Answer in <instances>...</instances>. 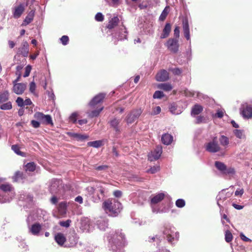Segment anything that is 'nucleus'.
Listing matches in <instances>:
<instances>
[{"label": "nucleus", "mask_w": 252, "mask_h": 252, "mask_svg": "<svg viewBox=\"0 0 252 252\" xmlns=\"http://www.w3.org/2000/svg\"><path fill=\"white\" fill-rule=\"evenodd\" d=\"M109 243L111 245L113 252H123V248L126 244L125 235L121 231H118L109 239Z\"/></svg>", "instance_id": "nucleus-1"}, {"label": "nucleus", "mask_w": 252, "mask_h": 252, "mask_svg": "<svg viewBox=\"0 0 252 252\" xmlns=\"http://www.w3.org/2000/svg\"><path fill=\"white\" fill-rule=\"evenodd\" d=\"M103 208L109 216H117L122 209L121 203L115 199H109L103 203Z\"/></svg>", "instance_id": "nucleus-2"}, {"label": "nucleus", "mask_w": 252, "mask_h": 252, "mask_svg": "<svg viewBox=\"0 0 252 252\" xmlns=\"http://www.w3.org/2000/svg\"><path fill=\"white\" fill-rule=\"evenodd\" d=\"M15 195V191L11 185L8 184L0 185V203L10 202Z\"/></svg>", "instance_id": "nucleus-3"}, {"label": "nucleus", "mask_w": 252, "mask_h": 252, "mask_svg": "<svg viewBox=\"0 0 252 252\" xmlns=\"http://www.w3.org/2000/svg\"><path fill=\"white\" fill-rule=\"evenodd\" d=\"M34 220H35V219L33 218L32 215L31 214L28 216L27 219L28 232L32 235L38 236L42 235V234H41L42 226L41 224L38 222L32 223V222Z\"/></svg>", "instance_id": "nucleus-4"}, {"label": "nucleus", "mask_w": 252, "mask_h": 252, "mask_svg": "<svg viewBox=\"0 0 252 252\" xmlns=\"http://www.w3.org/2000/svg\"><path fill=\"white\" fill-rule=\"evenodd\" d=\"M49 190L53 194H62L63 193L62 181L58 179L52 180L50 182Z\"/></svg>", "instance_id": "nucleus-5"}, {"label": "nucleus", "mask_w": 252, "mask_h": 252, "mask_svg": "<svg viewBox=\"0 0 252 252\" xmlns=\"http://www.w3.org/2000/svg\"><path fill=\"white\" fill-rule=\"evenodd\" d=\"M205 149L207 151L215 153L219 152L221 148L218 144L217 137H214L212 141L209 142L205 145Z\"/></svg>", "instance_id": "nucleus-6"}, {"label": "nucleus", "mask_w": 252, "mask_h": 252, "mask_svg": "<svg viewBox=\"0 0 252 252\" xmlns=\"http://www.w3.org/2000/svg\"><path fill=\"white\" fill-rule=\"evenodd\" d=\"M34 118L42 124H53L52 118L49 115H44L41 112H37L34 113Z\"/></svg>", "instance_id": "nucleus-7"}, {"label": "nucleus", "mask_w": 252, "mask_h": 252, "mask_svg": "<svg viewBox=\"0 0 252 252\" xmlns=\"http://www.w3.org/2000/svg\"><path fill=\"white\" fill-rule=\"evenodd\" d=\"M163 234L166 236L167 241L170 243L177 240L179 237V233L175 232L174 228L166 227L163 231Z\"/></svg>", "instance_id": "nucleus-8"}, {"label": "nucleus", "mask_w": 252, "mask_h": 252, "mask_svg": "<svg viewBox=\"0 0 252 252\" xmlns=\"http://www.w3.org/2000/svg\"><path fill=\"white\" fill-rule=\"evenodd\" d=\"M240 114L243 118L250 119L252 117V106L247 103L242 104L240 109Z\"/></svg>", "instance_id": "nucleus-9"}, {"label": "nucleus", "mask_w": 252, "mask_h": 252, "mask_svg": "<svg viewBox=\"0 0 252 252\" xmlns=\"http://www.w3.org/2000/svg\"><path fill=\"white\" fill-rule=\"evenodd\" d=\"M142 112V111L141 109L132 110L127 115L126 118V121L128 124L133 123L139 118Z\"/></svg>", "instance_id": "nucleus-10"}, {"label": "nucleus", "mask_w": 252, "mask_h": 252, "mask_svg": "<svg viewBox=\"0 0 252 252\" xmlns=\"http://www.w3.org/2000/svg\"><path fill=\"white\" fill-rule=\"evenodd\" d=\"M168 49L171 52L175 53L179 49L178 40L175 38L169 39L165 44Z\"/></svg>", "instance_id": "nucleus-11"}, {"label": "nucleus", "mask_w": 252, "mask_h": 252, "mask_svg": "<svg viewBox=\"0 0 252 252\" xmlns=\"http://www.w3.org/2000/svg\"><path fill=\"white\" fill-rule=\"evenodd\" d=\"M162 150L161 146H158L153 152L148 155V159L151 161L157 160L160 157Z\"/></svg>", "instance_id": "nucleus-12"}, {"label": "nucleus", "mask_w": 252, "mask_h": 252, "mask_svg": "<svg viewBox=\"0 0 252 252\" xmlns=\"http://www.w3.org/2000/svg\"><path fill=\"white\" fill-rule=\"evenodd\" d=\"M169 78L168 72L164 69L160 70L156 76V80L159 82L166 81L169 79Z\"/></svg>", "instance_id": "nucleus-13"}, {"label": "nucleus", "mask_w": 252, "mask_h": 252, "mask_svg": "<svg viewBox=\"0 0 252 252\" xmlns=\"http://www.w3.org/2000/svg\"><path fill=\"white\" fill-rule=\"evenodd\" d=\"M105 189L103 187L102 184L98 183L95 185V194L99 200L102 199L105 196Z\"/></svg>", "instance_id": "nucleus-14"}, {"label": "nucleus", "mask_w": 252, "mask_h": 252, "mask_svg": "<svg viewBox=\"0 0 252 252\" xmlns=\"http://www.w3.org/2000/svg\"><path fill=\"white\" fill-rule=\"evenodd\" d=\"M182 25L184 36L187 40H190V32L188 20L186 17L183 18Z\"/></svg>", "instance_id": "nucleus-15"}, {"label": "nucleus", "mask_w": 252, "mask_h": 252, "mask_svg": "<svg viewBox=\"0 0 252 252\" xmlns=\"http://www.w3.org/2000/svg\"><path fill=\"white\" fill-rule=\"evenodd\" d=\"M127 36V32L126 28L124 26H122L119 28V30L116 32L115 35L118 40H123L126 39Z\"/></svg>", "instance_id": "nucleus-16"}, {"label": "nucleus", "mask_w": 252, "mask_h": 252, "mask_svg": "<svg viewBox=\"0 0 252 252\" xmlns=\"http://www.w3.org/2000/svg\"><path fill=\"white\" fill-rule=\"evenodd\" d=\"M26 88V85L24 83H13V91L17 94H22Z\"/></svg>", "instance_id": "nucleus-17"}, {"label": "nucleus", "mask_w": 252, "mask_h": 252, "mask_svg": "<svg viewBox=\"0 0 252 252\" xmlns=\"http://www.w3.org/2000/svg\"><path fill=\"white\" fill-rule=\"evenodd\" d=\"M25 6L23 3H21L18 6H15L13 10V17L15 18H19L25 10Z\"/></svg>", "instance_id": "nucleus-18"}, {"label": "nucleus", "mask_w": 252, "mask_h": 252, "mask_svg": "<svg viewBox=\"0 0 252 252\" xmlns=\"http://www.w3.org/2000/svg\"><path fill=\"white\" fill-rule=\"evenodd\" d=\"M105 96V94H99L93 98V99L90 102L89 105L92 107H94L95 105L101 102Z\"/></svg>", "instance_id": "nucleus-19"}, {"label": "nucleus", "mask_w": 252, "mask_h": 252, "mask_svg": "<svg viewBox=\"0 0 252 252\" xmlns=\"http://www.w3.org/2000/svg\"><path fill=\"white\" fill-rule=\"evenodd\" d=\"M98 228L101 230H105L108 226V220L104 218H100L96 222Z\"/></svg>", "instance_id": "nucleus-20"}, {"label": "nucleus", "mask_w": 252, "mask_h": 252, "mask_svg": "<svg viewBox=\"0 0 252 252\" xmlns=\"http://www.w3.org/2000/svg\"><path fill=\"white\" fill-rule=\"evenodd\" d=\"M121 122V119H118L116 118H113L112 119L109 123L112 127L116 131L119 132L120 131V128L119 126V125Z\"/></svg>", "instance_id": "nucleus-21"}, {"label": "nucleus", "mask_w": 252, "mask_h": 252, "mask_svg": "<svg viewBox=\"0 0 252 252\" xmlns=\"http://www.w3.org/2000/svg\"><path fill=\"white\" fill-rule=\"evenodd\" d=\"M171 30V25L170 23H166L160 35V38L164 39L167 37Z\"/></svg>", "instance_id": "nucleus-22"}, {"label": "nucleus", "mask_w": 252, "mask_h": 252, "mask_svg": "<svg viewBox=\"0 0 252 252\" xmlns=\"http://www.w3.org/2000/svg\"><path fill=\"white\" fill-rule=\"evenodd\" d=\"M165 196V194L164 193H159L156 194L151 198L152 204L154 205L158 203L162 200Z\"/></svg>", "instance_id": "nucleus-23"}, {"label": "nucleus", "mask_w": 252, "mask_h": 252, "mask_svg": "<svg viewBox=\"0 0 252 252\" xmlns=\"http://www.w3.org/2000/svg\"><path fill=\"white\" fill-rule=\"evenodd\" d=\"M173 141V136L168 133H165L161 137V141L166 145H170Z\"/></svg>", "instance_id": "nucleus-24"}, {"label": "nucleus", "mask_w": 252, "mask_h": 252, "mask_svg": "<svg viewBox=\"0 0 252 252\" xmlns=\"http://www.w3.org/2000/svg\"><path fill=\"white\" fill-rule=\"evenodd\" d=\"M69 134L71 137H72L74 139L80 141H84L85 140L87 139L89 137L87 135L81 134L77 133H69Z\"/></svg>", "instance_id": "nucleus-25"}, {"label": "nucleus", "mask_w": 252, "mask_h": 252, "mask_svg": "<svg viewBox=\"0 0 252 252\" xmlns=\"http://www.w3.org/2000/svg\"><path fill=\"white\" fill-rule=\"evenodd\" d=\"M55 239L56 242L60 246H63L65 242L66 241V239L64 236V235L61 233H59L57 234L55 237Z\"/></svg>", "instance_id": "nucleus-26"}, {"label": "nucleus", "mask_w": 252, "mask_h": 252, "mask_svg": "<svg viewBox=\"0 0 252 252\" xmlns=\"http://www.w3.org/2000/svg\"><path fill=\"white\" fill-rule=\"evenodd\" d=\"M58 212L61 216H64L66 213V204L64 202L59 203L57 207Z\"/></svg>", "instance_id": "nucleus-27"}, {"label": "nucleus", "mask_w": 252, "mask_h": 252, "mask_svg": "<svg viewBox=\"0 0 252 252\" xmlns=\"http://www.w3.org/2000/svg\"><path fill=\"white\" fill-rule=\"evenodd\" d=\"M219 140L220 145L225 149L228 147L229 144V140L227 137L223 135H221L219 139Z\"/></svg>", "instance_id": "nucleus-28"}, {"label": "nucleus", "mask_w": 252, "mask_h": 252, "mask_svg": "<svg viewBox=\"0 0 252 252\" xmlns=\"http://www.w3.org/2000/svg\"><path fill=\"white\" fill-rule=\"evenodd\" d=\"M225 196L223 192H220L219 194L217 196L216 199L217 200V204L220 208V212H221L222 209V206L221 205V203L225 200Z\"/></svg>", "instance_id": "nucleus-29"}, {"label": "nucleus", "mask_w": 252, "mask_h": 252, "mask_svg": "<svg viewBox=\"0 0 252 252\" xmlns=\"http://www.w3.org/2000/svg\"><path fill=\"white\" fill-rule=\"evenodd\" d=\"M203 110L202 106L199 104H195L191 109V114L192 116H196L199 114Z\"/></svg>", "instance_id": "nucleus-30"}, {"label": "nucleus", "mask_w": 252, "mask_h": 252, "mask_svg": "<svg viewBox=\"0 0 252 252\" xmlns=\"http://www.w3.org/2000/svg\"><path fill=\"white\" fill-rule=\"evenodd\" d=\"M119 22V19L118 17H114L109 22L107 28L109 29H112L117 25Z\"/></svg>", "instance_id": "nucleus-31"}, {"label": "nucleus", "mask_w": 252, "mask_h": 252, "mask_svg": "<svg viewBox=\"0 0 252 252\" xmlns=\"http://www.w3.org/2000/svg\"><path fill=\"white\" fill-rule=\"evenodd\" d=\"M215 167L219 170L222 174H223L226 168V165L222 162L216 161L215 163Z\"/></svg>", "instance_id": "nucleus-32"}, {"label": "nucleus", "mask_w": 252, "mask_h": 252, "mask_svg": "<svg viewBox=\"0 0 252 252\" xmlns=\"http://www.w3.org/2000/svg\"><path fill=\"white\" fill-rule=\"evenodd\" d=\"M32 196L29 194H20L19 197L20 200L24 201L28 203H30L32 201Z\"/></svg>", "instance_id": "nucleus-33"}, {"label": "nucleus", "mask_w": 252, "mask_h": 252, "mask_svg": "<svg viewBox=\"0 0 252 252\" xmlns=\"http://www.w3.org/2000/svg\"><path fill=\"white\" fill-rule=\"evenodd\" d=\"M34 10H32L28 14L24 21V22L26 25L30 24L32 21L34 15Z\"/></svg>", "instance_id": "nucleus-34"}, {"label": "nucleus", "mask_w": 252, "mask_h": 252, "mask_svg": "<svg viewBox=\"0 0 252 252\" xmlns=\"http://www.w3.org/2000/svg\"><path fill=\"white\" fill-rule=\"evenodd\" d=\"M235 174V170L233 167H226L225 170L223 175L229 176V177H232Z\"/></svg>", "instance_id": "nucleus-35"}, {"label": "nucleus", "mask_w": 252, "mask_h": 252, "mask_svg": "<svg viewBox=\"0 0 252 252\" xmlns=\"http://www.w3.org/2000/svg\"><path fill=\"white\" fill-rule=\"evenodd\" d=\"M158 88L163 90L166 92L170 91L172 90V87L171 84L169 83H162L159 84L158 86Z\"/></svg>", "instance_id": "nucleus-36"}, {"label": "nucleus", "mask_w": 252, "mask_h": 252, "mask_svg": "<svg viewBox=\"0 0 252 252\" xmlns=\"http://www.w3.org/2000/svg\"><path fill=\"white\" fill-rule=\"evenodd\" d=\"M88 145L94 148H99L102 145V141L96 140L91 141L88 143Z\"/></svg>", "instance_id": "nucleus-37"}, {"label": "nucleus", "mask_w": 252, "mask_h": 252, "mask_svg": "<svg viewBox=\"0 0 252 252\" xmlns=\"http://www.w3.org/2000/svg\"><path fill=\"white\" fill-rule=\"evenodd\" d=\"M9 98V93L6 91L0 94V103L6 101Z\"/></svg>", "instance_id": "nucleus-38"}, {"label": "nucleus", "mask_w": 252, "mask_h": 252, "mask_svg": "<svg viewBox=\"0 0 252 252\" xmlns=\"http://www.w3.org/2000/svg\"><path fill=\"white\" fill-rule=\"evenodd\" d=\"M36 168V165L34 162L28 163L25 165V170L27 171L32 172L35 170Z\"/></svg>", "instance_id": "nucleus-39"}, {"label": "nucleus", "mask_w": 252, "mask_h": 252, "mask_svg": "<svg viewBox=\"0 0 252 252\" xmlns=\"http://www.w3.org/2000/svg\"><path fill=\"white\" fill-rule=\"evenodd\" d=\"M68 240L70 241V244L68 245H65V247H73L77 243V239L74 235L70 236Z\"/></svg>", "instance_id": "nucleus-40"}, {"label": "nucleus", "mask_w": 252, "mask_h": 252, "mask_svg": "<svg viewBox=\"0 0 252 252\" xmlns=\"http://www.w3.org/2000/svg\"><path fill=\"white\" fill-rule=\"evenodd\" d=\"M103 107H101L99 109L93 110L90 113H88V116L91 118L96 117L99 114L100 112L103 110Z\"/></svg>", "instance_id": "nucleus-41"}, {"label": "nucleus", "mask_w": 252, "mask_h": 252, "mask_svg": "<svg viewBox=\"0 0 252 252\" xmlns=\"http://www.w3.org/2000/svg\"><path fill=\"white\" fill-rule=\"evenodd\" d=\"M233 133L239 139H243L245 138V135L244 131L240 129H235L233 131Z\"/></svg>", "instance_id": "nucleus-42"}, {"label": "nucleus", "mask_w": 252, "mask_h": 252, "mask_svg": "<svg viewBox=\"0 0 252 252\" xmlns=\"http://www.w3.org/2000/svg\"><path fill=\"white\" fill-rule=\"evenodd\" d=\"M12 103L10 101L2 104L0 106V109L4 110H10L12 109Z\"/></svg>", "instance_id": "nucleus-43"}, {"label": "nucleus", "mask_w": 252, "mask_h": 252, "mask_svg": "<svg viewBox=\"0 0 252 252\" xmlns=\"http://www.w3.org/2000/svg\"><path fill=\"white\" fill-rule=\"evenodd\" d=\"M186 95L188 96H196L198 98H200L202 94H200L199 93L195 92H191V91H186L185 92Z\"/></svg>", "instance_id": "nucleus-44"}, {"label": "nucleus", "mask_w": 252, "mask_h": 252, "mask_svg": "<svg viewBox=\"0 0 252 252\" xmlns=\"http://www.w3.org/2000/svg\"><path fill=\"white\" fill-rule=\"evenodd\" d=\"M11 149L17 155L23 156L24 153L20 151L19 147L17 145H13L11 147Z\"/></svg>", "instance_id": "nucleus-45"}, {"label": "nucleus", "mask_w": 252, "mask_h": 252, "mask_svg": "<svg viewBox=\"0 0 252 252\" xmlns=\"http://www.w3.org/2000/svg\"><path fill=\"white\" fill-rule=\"evenodd\" d=\"M232 233L228 230L226 231L225 233V240L226 242L227 243L231 242L232 240Z\"/></svg>", "instance_id": "nucleus-46"}, {"label": "nucleus", "mask_w": 252, "mask_h": 252, "mask_svg": "<svg viewBox=\"0 0 252 252\" xmlns=\"http://www.w3.org/2000/svg\"><path fill=\"white\" fill-rule=\"evenodd\" d=\"M23 50L24 51L23 53L24 56H27L28 55L29 52V44L27 41H25L23 42Z\"/></svg>", "instance_id": "nucleus-47"}, {"label": "nucleus", "mask_w": 252, "mask_h": 252, "mask_svg": "<svg viewBox=\"0 0 252 252\" xmlns=\"http://www.w3.org/2000/svg\"><path fill=\"white\" fill-rule=\"evenodd\" d=\"M176 205L179 208H182L185 206V201L184 199H178L176 201Z\"/></svg>", "instance_id": "nucleus-48"}, {"label": "nucleus", "mask_w": 252, "mask_h": 252, "mask_svg": "<svg viewBox=\"0 0 252 252\" xmlns=\"http://www.w3.org/2000/svg\"><path fill=\"white\" fill-rule=\"evenodd\" d=\"M164 96L163 93L161 91H157L155 92L153 95L154 98L160 99Z\"/></svg>", "instance_id": "nucleus-49"}, {"label": "nucleus", "mask_w": 252, "mask_h": 252, "mask_svg": "<svg viewBox=\"0 0 252 252\" xmlns=\"http://www.w3.org/2000/svg\"><path fill=\"white\" fill-rule=\"evenodd\" d=\"M168 8H169V6H166L163 10V11L162 12L161 14L159 16V20L163 21L165 20L168 14V12L166 10V9Z\"/></svg>", "instance_id": "nucleus-50"}, {"label": "nucleus", "mask_w": 252, "mask_h": 252, "mask_svg": "<svg viewBox=\"0 0 252 252\" xmlns=\"http://www.w3.org/2000/svg\"><path fill=\"white\" fill-rule=\"evenodd\" d=\"M71 220H67L65 221H61L59 222V224L63 227L66 228L70 226Z\"/></svg>", "instance_id": "nucleus-51"}, {"label": "nucleus", "mask_w": 252, "mask_h": 252, "mask_svg": "<svg viewBox=\"0 0 252 252\" xmlns=\"http://www.w3.org/2000/svg\"><path fill=\"white\" fill-rule=\"evenodd\" d=\"M159 170V166H154L152 167L150 169L147 170L148 173H150L151 174H154Z\"/></svg>", "instance_id": "nucleus-52"}, {"label": "nucleus", "mask_w": 252, "mask_h": 252, "mask_svg": "<svg viewBox=\"0 0 252 252\" xmlns=\"http://www.w3.org/2000/svg\"><path fill=\"white\" fill-rule=\"evenodd\" d=\"M86 190L90 194H95V186L94 187H88L86 188Z\"/></svg>", "instance_id": "nucleus-53"}, {"label": "nucleus", "mask_w": 252, "mask_h": 252, "mask_svg": "<svg viewBox=\"0 0 252 252\" xmlns=\"http://www.w3.org/2000/svg\"><path fill=\"white\" fill-rule=\"evenodd\" d=\"M36 85L34 82H32L30 84V91L32 94H35Z\"/></svg>", "instance_id": "nucleus-54"}, {"label": "nucleus", "mask_w": 252, "mask_h": 252, "mask_svg": "<svg viewBox=\"0 0 252 252\" xmlns=\"http://www.w3.org/2000/svg\"><path fill=\"white\" fill-rule=\"evenodd\" d=\"M95 19L98 22H101L104 20V16L100 12L97 13L95 16Z\"/></svg>", "instance_id": "nucleus-55"}, {"label": "nucleus", "mask_w": 252, "mask_h": 252, "mask_svg": "<svg viewBox=\"0 0 252 252\" xmlns=\"http://www.w3.org/2000/svg\"><path fill=\"white\" fill-rule=\"evenodd\" d=\"M60 39L61 40L62 44L63 45H66V44H67L69 41L68 37L66 35H63Z\"/></svg>", "instance_id": "nucleus-56"}, {"label": "nucleus", "mask_w": 252, "mask_h": 252, "mask_svg": "<svg viewBox=\"0 0 252 252\" xmlns=\"http://www.w3.org/2000/svg\"><path fill=\"white\" fill-rule=\"evenodd\" d=\"M16 103L17 105L20 107H23L24 106V101L23 99L20 97H18L16 99Z\"/></svg>", "instance_id": "nucleus-57"}, {"label": "nucleus", "mask_w": 252, "mask_h": 252, "mask_svg": "<svg viewBox=\"0 0 252 252\" xmlns=\"http://www.w3.org/2000/svg\"><path fill=\"white\" fill-rule=\"evenodd\" d=\"M176 107L174 105H171L170 107V111L173 114L175 115H178L181 113V112H176Z\"/></svg>", "instance_id": "nucleus-58"}, {"label": "nucleus", "mask_w": 252, "mask_h": 252, "mask_svg": "<svg viewBox=\"0 0 252 252\" xmlns=\"http://www.w3.org/2000/svg\"><path fill=\"white\" fill-rule=\"evenodd\" d=\"M224 111L222 110H218L215 114V116L219 118H221L224 115Z\"/></svg>", "instance_id": "nucleus-59"}, {"label": "nucleus", "mask_w": 252, "mask_h": 252, "mask_svg": "<svg viewBox=\"0 0 252 252\" xmlns=\"http://www.w3.org/2000/svg\"><path fill=\"white\" fill-rule=\"evenodd\" d=\"M31 66H30V65H28L26 67V70H25V72L24 74V77H27L28 76H29L30 75V73L31 72Z\"/></svg>", "instance_id": "nucleus-60"}, {"label": "nucleus", "mask_w": 252, "mask_h": 252, "mask_svg": "<svg viewBox=\"0 0 252 252\" xmlns=\"http://www.w3.org/2000/svg\"><path fill=\"white\" fill-rule=\"evenodd\" d=\"M161 111V108L159 106H156L153 110L152 115H155L159 114Z\"/></svg>", "instance_id": "nucleus-61"}, {"label": "nucleus", "mask_w": 252, "mask_h": 252, "mask_svg": "<svg viewBox=\"0 0 252 252\" xmlns=\"http://www.w3.org/2000/svg\"><path fill=\"white\" fill-rule=\"evenodd\" d=\"M174 36L177 38H179L180 36V28L179 27L177 26L175 27L174 30Z\"/></svg>", "instance_id": "nucleus-62"}, {"label": "nucleus", "mask_w": 252, "mask_h": 252, "mask_svg": "<svg viewBox=\"0 0 252 252\" xmlns=\"http://www.w3.org/2000/svg\"><path fill=\"white\" fill-rule=\"evenodd\" d=\"M32 126L34 128H38L40 126V123L38 121L32 120L31 121Z\"/></svg>", "instance_id": "nucleus-63"}, {"label": "nucleus", "mask_w": 252, "mask_h": 252, "mask_svg": "<svg viewBox=\"0 0 252 252\" xmlns=\"http://www.w3.org/2000/svg\"><path fill=\"white\" fill-rule=\"evenodd\" d=\"M170 70L173 72V74H174L175 75H180L182 71L181 70L178 68H172V69H171Z\"/></svg>", "instance_id": "nucleus-64"}]
</instances>
